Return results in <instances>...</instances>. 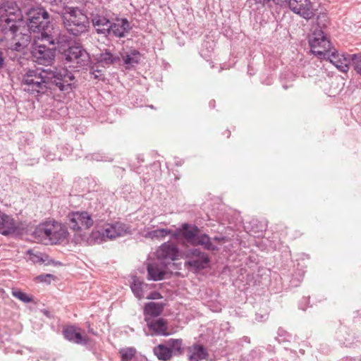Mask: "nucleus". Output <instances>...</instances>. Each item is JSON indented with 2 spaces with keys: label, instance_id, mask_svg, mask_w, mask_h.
Segmentation results:
<instances>
[{
  "label": "nucleus",
  "instance_id": "nucleus-31",
  "mask_svg": "<svg viewBox=\"0 0 361 361\" xmlns=\"http://www.w3.org/2000/svg\"><path fill=\"white\" fill-rule=\"evenodd\" d=\"M12 295L23 302H30L33 300V298L30 295L21 291L20 289L14 288L11 292Z\"/></svg>",
  "mask_w": 361,
  "mask_h": 361
},
{
  "label": "nucleus",
  "instance_id": "nucleus-5",
  "mask_svg": "<svg viewBox=\"0 0 361 361\" xmlns=\"http://www.w3.org/2000/svg\"><path fill=\"white\" fill-rule=\"evenodd\" d=\"M130 233V226L121 223L105 224L102 231L93 230L91 233L90 240L94 243H101L106 240H113Z\"/></svg>",
  "mask_w": 361,
  "mask_h": 361
},
{
  "label": "nucleus",
  "instance_id": "nucleus-6",
  "mask_svg": "<svg viewBox=\"0 0 361 361\" xmlns=\"http://www.w3.org/2000/svg\"><path fill=\"white\" fill-rule=\"evenodd\" d=\"M23 20L21 10L13 1H6L0 6V27L4 33L8 31L9 26Z\"/></svg>",
  "mask_w": 361,
  "mask_h": 361
},
{
  "label": "nucleus",
  "instance_id": "nucleus-39",
  "mask_svg": "<svg viewBox=\"0 0 361 361\" xmlns=\"http://www.w3.org/2000/svg\"><path fill=\"white\" fill-rule=\"evenodd\" d=\"M3 63H4L3 54H2V52L0 51V67H1V66H2Z\"/></svg>",
  "mask_w": 361,
  "mask_h": 361
},
{
  "label": "nucleus",
  "instance_id": "nucleus-3",
  "mask_svg": "<svg viewBox=\"0 0 361 361\" xmlns=\"http://www.w3.org/2000/svg\"><path fill=\"white\" fill-rule=\"evenodd\" d=\"M63 21L66 30L75 36L85 32L89 26L87 16L78 8H66L63 13Z\"/></svg>",
  "mask_w": 361,
  "mask_h": 361
},
{
  "label": "nucleus",
  "instance_id": "nucleus-19",
  "mask_svg": "<svg viewBox=\"0 0 361 361\" xmlns=\"http://www.w3.org/2000/svg\"><path fill=\"white\" fill-rule=\"evenodd\" d=\"M148 279L154 281H161L168 274L166 266L158 263L149 264L147 266Z\"/></svg>",
  "mask_w": 361,
  "mask_h": 361
},
{
  "label": "nucleus",
  "instance_id": "nucleus-34",
  "mask_svg": "<svg viewBox=\"0 0 361 361\" xmlns=\"http://www.w3.org/2000/svg\"><path fill=\"white\" fill-rule=\"evenodd\" d=\"M350 63L357 74L361 75V53L350 55Z\"/></svg>",
  "mask_w": 361,
  "mask_h": 361
},
{
  "label": "nucleus",
  "instance_id": "nucleus-2",
  "mask_svg": "<svg viewBox=\"0 0 361 361\" xmlns=\"http://www.w3.org/2000/svg\"><path fill=\"white\" fill-rule=\"evenodd\" d=\"M23 90L32 94H44L48 88L49 74L42 69L28 70L22 77Z\"/></svg>",
  "mask_w": 361,
  "mask_h": 361
},
{
  "label": "nucleus",
  "instance_id": "nucleus-4",
  "mask_svg": "<svg viewBox=\"0 0 361 361\" xmlns=\"http://www.w3.org/2000/svg\"><path fill=\"white\" fill-rule=\"evenodd\" d=\"M67 224L71 230L75 233L76 240H82L85 235V231L90 228L94 224V220L87 212H75L68 214Z\"/></svg>",
  "mask_w": 361,
  "mask_h": 361
},
{
  "label": "nucleus",
  "instance_id": "nucleus-40",
  "mask_svg": "<svg viewBox=\"0 0 361 361\" xmlns=\"http://www.w3.org/2000/svg\"><path fill=\"white\" fill-rule=\"evenodd\" d=\"M47 32L48 34H49V32H50V30H48V32ZM51 34H52V35H56L58 37H59V38L62 40V42L63 41V39H61V37H60V35L57 33V32H56V31L54 30L53 33H51Z\"/></svg>",
  "mask_w": 361,
  "mask_h": 361
},
{
  "label": "nucleus",
  "instance_id": "nucleus-22",
  "mask_svg": "<svg viewBox=\"0 0 361 361\" xmlns=\"http://www.w3.org/2000/svg\"><path fill=\"white\" fill-rule=\"evenodd\" d=\"M93 25L96 27L98 33L109 32L111 23L108 18L100 15H94L92 18Z\"/></svg>",
  "mask_w": 361,
  "mask_h": 361
},
{
  "label": "nucleus",
  "instance_id": "nucleus-32",
  "mask_svg": "<svg viewBox=\"0 0 361 361\" xmlns=\"http://www.w3.org/2000/svg\"><path fill=\"white\" fill-rule=\"evenodd\" d=\"M122 361H130L136 353L134 348H125L119 350Z\"/></svg>",
  "mask_w": 361,
  "mask_h": 361
},
{
  "label": "nucleus",
  "instance_id": "nucleus-24",
  "mask_svg": "<svg viewBox=\"0 0 361 361\" xmlns=\"http://www.w3.org/2000/svg\"><path fill=\"white\" fill-rule=\"evenodd\" d=\"M154 353L159 360L167 361L172 357V350L168 345L160 344L154 348Z\"/></svg>",
  "mask_w": 361,
  "mask_h": 361
},
{
  "label": "nucleus",
  "instance_id": "nucleus-15",
  "mask_svg": "<svg viewBox=\"0 0 361 361\" xmlns=\"http://www.w3.org/2000/svg\"><path fill=\"white\" fill-rule=\"evenodd\" d=\"M288 6L291 11L306 20L314 16V10L310 0H288Z\"/></svg>",
  "mask_w": 361,
  "mask_h": 361
},
{
  "label": "nucleus",
  "instance_id": "nucleus-36",
  "mask_svg": "<svg viewBox=\"0 0 361 361\" xmlns=\"http://www.w3.org/2000/svg\"><path fill=\"white\" fill-rule=\"evenodd\" d=\"M115 58L109 52H105L100 55L99 62L104 63L106 65L111 64L114 62Z\"/></svg>",
  "mask_w": 361,
  "mask_h": 361
},
{
  "label": "nucleus",
  "instance_id": "nucleus-18",
  "mask_svg": "<svg viewBox=\"0 0 361 361\" xmlns=\"http://www.w3.org/2000/svg\"><path fill=\"white\" fill-rule=\"evenodd\" d=\"M130 30V23L126 18H116L109 26V33L112 32L117 37H123Z\"/></svg>",
  "mask_w": 361,
  "mask_h": 361
},
{
  "label": "nucleus",
  "instance_id": "nucleus-16",
  "mask_svg": "<svg viewBox=\"0 0 361 361\" xmlns=\"http://www.w3.org/2000/svg\"><path fill=\"white\" fill-rule=\"evenodd\" d=\"M179 250L177 246L170 242L163 243L156 250L155 255L158 259L175 261L178 259Z\"/></svg>",
  "mask_w": 361,
  "mask_h": 361
},
{
  "label": "nucleus",
  "instance_id": "nucleus-8",
  "mask_svg": "<svg viewBox=\"0 0 361 361\" xmlns=\"http://www.w3.org/2000/svg\"><path fill=\"white\" fill-rule=\"evenodd\" d=\"M18 27L16 24L9 26L8 31L4 33V41L6 42L5 46L8 49L18 51L23 50L30 42V36L27 34L17 33ZM3 42L4 39H2Z\"/></svg>",
  "mask_w": 361,
  "mask_h": 361
},
{
  "label": "nucleus",
  "instance_id": "nucleus-17",
  "mask_svg": "<svg viewBox=\"0 0 361 361\" xmlns=\"http://www.w3.org/2000/svg\"><path fill=\"white\" fill-rule=\"evenodd\" d=\"M18 229V222L0 209V234L9 235L15 233Z\"/></svg>",
  "mask_w": 361,
  "mask_h": 361
},
{
  "label": "nucleus",
  "instance_id": "nucleus-13",
  "mask_svg": "<svg viewBox=\"0 0 361 361\" xmlns=\"http://www.w3.org/2000/svg\"><path fill=\"white\" fill-rule=\"evenodd\" d=\"M63 55L66 63L73 68L85 65L88 61L87 53L80 46L70 47Z\"/></svg>",
  "mask_w": 361,
  "mask_h": 361
},
{
  "label": "nucleus",
  "instance_id": "nucleus-33",
  "mask_svg": "<svg viewBox=\"0 0 361 361\" xmlns=\"http://www.w3.org/2000/svg\"><path fill=\"white\" fill-rule=\"evenodd\" d=\"M171 233V231L166 229V228L157 229V230L149 232L147 233V237H149L152 239H161Z\"/></svg>",
  "mask_w": 361,
  "mask_h": 361
},
{
  "label": "nucleus",
  "instance_id": "nucleus-26",
  "mask_svg": "<svg viewBox=\"0 0 361 361\" xmlns=\"http://www.w3.org/2000/svg\"><path fill=\"white\" fill-rule=\"evenodd\" d=\"M193 245H203L206 249L209 250H215L216 249L211 243L209 237L207 235H197Z\"/></svg>",
  "mask_w": 361,
  "mask_h": 361
},
{
  "label": "nucleus",
  "instance_id": "nucleus-38",
  "mask_svg": "<svg viewBox=\"0 0 361 361\" xmlns=\"http://www.w3.org/2000/svg\"><path fill=\"white\" fill-rule=\"evenodd\" d=\"M146 298L149 300H157L162 298V296L158 292H152L149 295H147Z\"/></svg>",
  "mask_w": 361,
  "mask_h": 361
},
{
  "label": "nucleus",
  "instance_id": "nucleus-14",
  "mask_svg": "<svg viewBox=\"0 0 361 361\" xmlns=\"http://www.w3.org/2000/svg\"><path fill=\"white\" fill-rule=\"evenodd\" d=\"M324 60L329 61L335 67L343 73H347L350 64V55H345L339 53L336 48L331 47L326 52V55L323 56Z\"/></svg>",
  "mask_w": 361,
  "mask_h": 361
},
{
  "label": "nucleus",
  "instance_id": "nucleus-10",
  "mask_svg": "<svg viewBox=\"0 0 361 361\" xmlns=\"http://www.w3.org/2000/svg\"><path fill=\"white\" fill-rule=\"evenodd\" d=\"M37 233L49 239L52 243H58L67 238L66 228L60 223L47 224L39 227Z\"/></svg>",
  "mask_w": 361,
  "mask_h": 361
},
{
  "label": "nucleus",
  "instance_id": "nucleus-20",
  "mask_svg": "<svg viewBox=\"0 0 361 361\" xmlns=\"http://www.w3.org/2000/svg\"><path fill=\"white\" fill-rule=\"evenodd\" d=\"M63 334L68 341L78 344L85 343L87 341V337L83 336L79 329L73 326L66 327L63 331Z\"/></svg>",
  "mask_w": 361,
  "mask_h": 361
},
{
  "label": "nucleus",
  "instance_id": "nucleus-28",
  "mask_svg": "<svg viewBox=\"0 0 361 361\" xmlns=\"http://www.w3.org/2000/svg\"><path fill=\"white\" fill-rule=\"evenodd\" d=\"M147 288V284L143 282L137 281L135 280L131 286L132 290L139 300L145 298L144 290Z\"/></svg>",
  "mask_w": 361,
  "mask_h": 361
},
{
  "label": "nucleus",
  "instance_id": "nucleus-1",
  "mask_svg": "<svg viewBox=\"0 0 361 361\" xmlns=\"http://www.w3.org/2000/svg\"><path fill=\"white\" fill-rule=\"evenodd\" d=\"M49 44H60L62 40L56 35L42 32L41 37L35 36L32 48V55L35 61L39 64H49L55 57V50L47 47Z\"/></svg>",
  "mask_w": 361,
  "mask_h": 361
},
{
  "label": "nucleus",
  "instance_id": "nucleus-21",
  "mask_svg": "<svg viewBox=\"0 0 361 361\" xmlns=\"http://www.w3.org/2000/svg\"><path fill=\"white\" fill-rule=\"evenodd\" d=\"M208 353L201 345L195 344L188 348V357L190 361H200L206 359Z\"/></svg>",
  "mask_w": 361,
  "mask_h": 361
},
{
  "label": "nucleus",
  "instance_id": "nucleus-25",
  "mask_svg": "<svg viewBox=\"0 0 361 361\" xmlns=\"http://www.w3.org/2000/svg\"><path fill=\"white\" fill-rule=\"evenodd\" d=\"M164 310V305L157 302H149L145 305L144 311L147 315L157 317L160 315Z\"/></svg>",
  "mask_w": 361,
  "mask_h": 361
},
{
  "label": "nucleus",
  "instance_id": "nucleus-11",
  "mask_svg": "<svg viewBox=\"0 0 361 361\" xmlns=\"http://www.w3.org/2000/svg\"><path fill=\"white\" fill-rule=\"evenodd\" d=\"M49 82L54 85L61 91H69L72 90L75 77L67 68L56 69L52 73H48Z\"/></svg>",
  "mask_w": 361,
  "mask_h": 361
},
{
  "label": "nucleus",
  "instance_id": "nucleus-27",
  "mask_svg": "<svg viewBox=\"0 0 361 361\" xmlns=\"http://www.w3.org/2000/svg\"><path fill=\"white\" fill-rule=\"evenodd\" d=\"M183 235L191 244L193 245L194 241L197 235V228H190L188 224L183 225Z\"/></svg>",
  "mask_w": 361,
  "mask_h": 361
},
{
  "label": "nucleus",
  "instance_id": "nucleus-7",
  "mask_svg": "<svg viewBox=\"0 0 361 361\" xmlns=\"http://www.w3.org/2000/svg\"><path fill=\"white\" fill-rule=\"evenodd\" d=\"M27 26L32 32H37L36 36L41 37L42 32H47L48 29L49 13L42 8L30 9L27 13Z\"/></svg>",
  "mask_w": 361,
  "mask_h": 361
},
{
  "label": "nucleus",
  "instance_id": "nucleus-29",
  "mask_svg": "<svg viewBox=\"0 0 361 361\" xmlns=\"http://www.w3.org/2000/svg\"><path fill=\"white\" fill-rule=\"evenodd\" d=\"M28 260L35 264H41L45 262L43 255L36 249H30L27 251Z\"/></svg>",
  "mask_w": 361,
  "mask_h": 361
},
{
  "label": "nucleus",
  "instance_id": "nucleus-9",
  "mask_svg": "<svg viewBox=\"0 0 361 361\" xmlns=\"http://www.w3.org/2000/svg\"><path fill=\"white\" fill-rule=\"evenodd\" d=\"M309 44L311 51L317 56L320 59L326 55V52L329 51L331 44L329 39L321 30L316 29L310 36Z\"/></svg>",
  "mask_w": 361,
  "mask_h": 361
},
{
  "label": "nucleus",
  "instance_id": "nucleus-35",
  "mask_svg": "<svg viewBox=\"0 0 361 361\" xmlns=\"http://www.w3.org/2000/svg\"><path fill=\"white\" fill-rule=\"evenodd\" d=\"M167 345L171 350L174 352L181 353L182 340L180 339H170L167 342Z\"/></svg>",
  "mask_w": 361,
  "mask_h": 361
},
{
  "label": "nucleus",
  "instance_id": "nucleus-23",
  "mask_svg": "<svg viewBox=\"0 0 361 361\" xmlns=\"http://www.w3.org/2000/svg\"><path fill=\"white\" fill-rule=\"evenodd\" d=\"M149 329L153 330L157 334L167 336L168 332L167 322L165 319L159 318L148 323Z\"/></svg>",
  "mask_w": 361,
  "mask_h": 361
},
{
  "label": "nucleus",
  "instance_id": "nucleus-30",
  "mask_svg": "<svg viewBox=\"0 0 361 361\" xmlns=\"http://www.w3.org/2000/svg\"><path fill=\"white\" fill-rule=\"evenodd\" d=\"M125 63L133 65L137 63L140 59V54L136 50H130L126 56H123Z\"/></svg>",
  "mask_w": 361,
  "mask_h": 361
},
{
  "label": "nucleus",
  "instance_id": "nucleus-37",
  "mask_svg": "<svg viewBox=\"0 0 361 361\" xmlns=\"http://www.w3.org/2000/svg\"><path fill=\"white\" fill-rule=\"evenodd\" d=\"M53 278L51 274H47L44 275L38 276L36 279L39 282H47L49 281L47 279Z\"/></svg>",
  "mask_w": 361,
  "mask_h": 361
},
{
  "label": "nucleus",
  "instance_id": "nucleus-41",
  "mask_svg": "<svg viewBox=\"0 0 361 361\" xmlns=\"http://www.w3.org/2000/svg\"><path fill=\"white\" fill-rule=\"evenodd\" d=\"M214 240L219 241V242H224V238H214Z\"/></svg>",
  "mask_w": 361,
  "mask_h": 361
},
{
  "label": "nucleus",
  "instance_id": "nucleus-12",
  "mask_svg": "<svg viewBox=\"0 0 361 361\" xmlns=\"http://www.w3.org/2000/svg\"><path fill=\"white\" fill-rule=\"evenodd\" d=\"M185 259V266L194 271L204 269L209 263L207 254L196 248L188 250Z\"/></svg>",
  "mask_w": 361,
  "mask_h": 361
}]
</instances>
